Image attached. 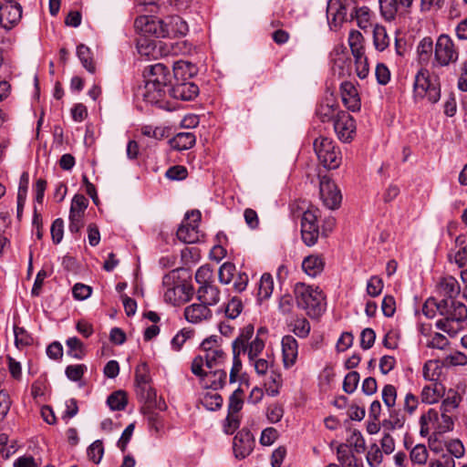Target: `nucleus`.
<instances>
[{"label":"nucleus","mask_w":467,"mask_h":467,"mask_svg":"<svg viewBox=\"0 0 467 467\" xmlns=\"http://www.w3.org/2000/svg\"><path fill=\"white\" fill-rule=\"evenodd\" d=\"M341 98L344 105L350 111H358L361 108L359 94L356 86L350 81H345L340 86Z\"/></svg>","instance_id":"obj_19"},{"label":"nucleus","mask_w":467,"mask_h":467,"mask_svg":"<svg viewBox=\"0 0 467 467\" xmlns=\"http://www.w3.org/2000/svg\"><path fill=\"white\" fill-rule=\"evenodd\" d=\"M389 36L385 26L376 25L373 29V44L378 51H384L389 45Z\"/></svg>","instance_id":"obj_37"},{"label":"nucleus","mask_w":467,"mask_h":467,"mask_svg":"<svg viewBox=\"0 0 467 467\" xmlns=\"http://www.w3.org/2000/svg\"><path fill=\"white\" fill-rule=\"evenodd\" d=\"M444 300L445 299L438 301L433 297L428 298L422 306L423 315L428 318L439 317Z\"/></svg>","instance_id":"obj_40"},{"label":"nucleus","mask_w":467,"mask_h":467,"mask_svg":"<svg viewBox=\"0 0 467 467\" xmlns=\"http://www.w3.org/2000/svg\"><path fill=\"white\" fill-rule=\"evenodd\" d=\"M446 451L453 457L460 459L464 455L465 449L459 439H453L446 443Z\"/></svg>","instance_id":"obj_64"},{"label":"nucleus","mask_w":467,"mask_h":467,"mask_svg":"<svg viewBox=\"0 0 467 467\" xmlns=\"http://www.w3.org/2000/svg\"><path fill=\"white\" fill-rule=\"evenodd\" d=\"M445 387L440 381L431 382L422 388L420 399L423 403H437L445 395Z\"/></svg>","instance_id":"obj_28"},{"label":"nucleus","mask_w":467,"mask_h":467,"mask_svg":"<svg viewBox=\"0 0 467 467\" xmlns=\"http://www.w3.org/2000/svg\"><path fill=\"white\" fill-rule=\"evenodd\" d=\"M198 300L207 305V306H215L220 301V290L219 288L212 284L200 286L197 290Z\"/></svg>","instance_id":"obj_30"},{"label":"nucleus","mask_w":467,"mask_h":467,"mask_svg":"<svg viewBox=\"0 0 467 467\" xmlns=\"http://www.w3.org/2000/svg\"><path fill=\"white\" fill-rule=\"evenodd\" d=\"M384 287L382 279L378 275L371 276L367 283V293L372 297L379 296Z\"/></svg>","instance_id":"obj_54"},{"label":"nucleus","mask_w":467,"mask_h":467,"mask_svg":"<svg viewBox=\"0 0 467 467\" xmlns=\"http://www.w3.org/2000/svg\"><path fill=\"white\" fill-rule=\"evenodd\" d=\"M143 77L147 81L167 86L170 80V71L163 64L157 63L147 67L144 69Z\"/></svg>","instance_id":"obj_27"},{"label":"nucleus","mask_w":467,"mask_h":467,"mask_svg":"<svg viewBox=\"0 0 467 467\" xmlns=\"http://www.w3.org/2000/svg\"><path fill=\"white\" fill-rule=\"evenodd\" d=\"M383 455L382 451L377 444L370 446L368 454L367 462L370 467H379L382 462Z\"/></svg>","instance_id":"obj_61"},{"label":"nucleus","mask_w":467,"mask_h":467,"mask_svg":"<svg viewBox=\"0 0 467 467\" xmlns=\"http://www.w3.org/2000/svg\"><path fill=\"white\" fill-rule=\"evenodd\" d=\"M461 286L457 279L451 275L442 276L436 284V292L445 297L444 299L454 300L460 294Z\"/></svg>","instance_id":"obj_22"},{"label":"nucleus","mask_w":467,"mask_h":467,"mask_svg":"<svg viewBox=\"0 0 467 467\" xmlns=\"http://www.w3.org/2000/svg\"><path fill=\"white\" fill-rule=\"evenodd\" d=\"M222 339L217 336H211L205 338L200 348V354L197 355L191 366V370L195 376L203 374V366L212 369L221 366L226 358V355L221 345Z\"/></svg>","instance_id":"obj_2"},{"label":"nucleus","mask_w":467,"mask_h":467,"mask_svg":"<svg viewBox=\"0 0 467 467\" xmlns=\"http://www.w3.org/2000/svg\"><path fill=\"white\" fill-rule=\"evenodd\" d=\"M77 56L83 67L90 73L95 72V65L91 56V51L87 46L80 44L77 47Z\"/></svg>","instance_id":"obj_41"},{"label":"nucleus","mask_w":467,"mask_h":467,"mask_svg":"<svg viewBox=\"0 0 467 467\" xmlns=\"http://www.w3.org/2000/svg\"><path fill=\"white\" fill-rule=\"evenodd\" d=\"M352 18H356L358 27L366 29L369 23V8L368 6L354 7L350 14Z\"/></svg>","instance_id":"obj_44"},{"label":"nucleus","mask_w":467,"mask_h":467,"mask_svg":"<svg viewBox=\"0 0 467 467\" xmlns=\"http://www.w3.org/2000/svg\"><path fill=\"white\" fill-rule=\"evenodd\" d=\"M444 399L441 401L440 410H444L445 412L453 413L459 407L462 401L461 394L453 389H449L447 391L445 390Z\"/></svg>","instance_id":"obj_35"},{"label":"nucleus","mask_w":467,"mask_h":467,"mask_svg":"<svg viewBox=\"0 0 467 467\" xmlns=\"http://www.w3.org/2000/svg\"><path fill=\"white\" fill-rule=\"evenodd\" d=\"M235 273L236 267L233 263H223L219 268V281L223 285H228L234 280Z\"/></svg>","instance_id":"obj_46"},{"label":"nucleus","mask_w":467,"mask_h":467,"mask_svg":"<svg viewBox=\"0 0 467 467\" xmlns=\"http://www.w3.org/2000/svg\"><path fill=\"white\" fill-rule=\"evenodd\" d=\"M274 289V281L270 274H264L258 283V297L259 299H266L270 297Z\"/></svg>","instance_id":"obj_42"},{"label":"nucleus","mask_w":467,"mask_h":467,"mask_svg":"<svg viewBox=\"0 0 467 467\" xmlns=\"http://www.w3.org/2000/svg\"><path fill=\"white\" fill-rule=\"evenodd\" d=\"M197 74V67L188 62L180 60L173 65V75L175 81H188Z\"/></svg>","instance_id":"obj_32"},{"label":"nucleus","mask_w":467,"mask_h":467,"mask_svg":"<svg viewBox=\"0 0 467 467\" xmlns=\"http://www.w3.org/2000/svg\"><path fill=\"white\" fill-rule=\"evenodd\" d=\"M450 259L462 269L461 278L467 283V245L461 247L453 255L450 254Z\"/></svg>","instance_id":"obj_39"},{"label":"nucleus","mask_w":467,"mask_h":467,"mask_svg":"<svg viewBox=\"0 0 467 467\" xmlns=\"http://www.w3.org/2000/svg\"><path fill=\"white\" fill-rule=\"evenodd\" d=\"M441 372L442 366L439 360H428L424 363L422 368V376L424 379L431 382L439 381Z\"/></svg>","instance_id":"obj_36"},{"label":"nucleus","mask_w":467,"mask_h":467,"mask_svg":"<svg viewBox=\"0 0 467 467\" xmlns=\"http://www.w3.org/2000/svg\"><path fill=\"white\" fill-rule=\"evenodd\" d=\"M346 0H328L327 6V17L329 26L337 27L347 20Z\"/></svg>","instance_id":"obj_16"},{"label":"nucleus","mask_w":467,"mask_h":467,"mask_svg":"<svg viewBox=\"0 0 467 467\" xmlns=\"http://www.w3.org/2000/svg\"><path fill=\"white\" fill-rule=\"evenodd\" d=\"M213 271L207 265L200 266L195 273V280L200 286L212 284Z\"/></svg>","instance_id":"obj_52"},{"label":"nucleus","mask_w":467,"mask_h":467,"mask_svg":"<svg viewBox=\"0 0 467 467\" xmlns=\"http://www.w3.org/2000/svg\"><path fill=\"white\" fill-rule=\"evenodd\" d=\"M14 334L16 347L23 348L31 345L33 338L24 327H15Z\"/></svg>","instance_id":"obj_51"},{"label":"nucleus","mask_w":467,"mask_h":467,"mask_svg":"<svg viewBox=\"0 0 467 467\" xmlns=\"http://www.w3.org/2000/svg\"><path fill=\"white\" fill-rule=\"evenodd\" d=\"M66 345L67 348V355L77 358L82 359L85 356V348L83 343L76 337H69L66 341Z\"/></svg>","instance_id":"obj_43"},{"label":"nucleus","mask_w":467,"mask_h":467,"mask_svg":"<svg viewBox=\"0 0 467 467\" xmlns=\"http://www.w3.org/2000/svg\"><path fill=\"white\" fill-rule=\"evenodd\" d=\"M162 285L164 287L163 296L164 300L171 305H177L184 300L183 295L186 291V286L175 282V272L167 274L162 278Z\"/></svg>","instance_id":"obj_11"},{"label":"nucleus","mask_w":467,"mask_h":467,"mask_svg":"<svg viewBox=\"0 0 467 467\" xmlns=\"http://www.w3.org/2000/svg\"><path fill=\"white\" fill-rule=\"evenodd\" d=\"M201 402L207 410L214 411L222 407L223 398L216 392H207L202 398Z\"/></svg>","instance_id":"obj_45"},{"label":"nucleus","mask_w":467,"mask_h":467,"mask_svg":"<svg viewBox=\"0 0 467 467\" xmlns=\"http://www.w3.org/2000/svg\"><path fill=\"white\" fill-rule=\"evenodd\" d=\"M282 354L285 368L293 367L297 359L298 344L296 339L290 335H286L282 338Z\"/></svg>","instance_id":"obj_25"},{"label":"nucleus","mask_w":467,"mask_h":467,"mask_svg":"<svg viewBox=\"0 0 467 467\" xmlns=\"http://www.w3.org/2000/svg\"><path fill=\"white\" fill-rule=\"evenodd\" d=\"M424 99L431 103H437L441 99V82L437 75H431L429 70L420 67L414 77L413 99L416 103Z\"/></svg>","instance_id":"obj_3"},{"label":"nucleus","mask_w":467,"mask_h":467,"mask_svg":"<svg viewBox=\"0 0 467 467\" xmlns=\"http://www.w3.org/2000/svg\"><path fill=\"white\" fill-rule=\"evenodd\" d=\"M213 312L207 305L193 303L184 308L185 319L192 324H200L211 319Z\"/></svg>","instance_id":"obj_18"},{"label":"nucleus","mask_w":467,"mask_h":467,"mask_svg":"<svg viewBox=\"0 0 467 467\" xmlns=\"http://www.w3.org/2000/svg\"><path fill=\"white\" fill-rule=\"evenodd\" d=\"M459 57V49L451 37L446 34L439 36L434 46V67H448Z\"/></svg>","instance_id":"obj_6"},{"label":"nucleus","mask_w":467,"mask_h":467,"mask_svg":"<svg viewBox=\"0 0 467 467\" xmlns=\"http://www.w3.org/2000/svg\"><path fill=\"white\" fill-rule=\"evenodd\" d=\"M320 198L326 207L334 210L341 202L342 196L336 183L327 176L319 177Z\"/></svg>","instance_id":"obj_9"},{"label":"nucleus","mask_w":467,"mask_h":467,"mask_svg":"<svg viewBox=\"0 0 467 467\" xmlns=\"http://www.w3.org/2000/svg\"><path fill=\"white\" fill-rule=\"evenodd\" d=\"M135 26L140 28L143 33L152 35L156 37H167L164 19L156 16H143L135 20Z\"/></svg>","instance_id":"obj_14"},{"label":"nucleus","mask_w":467,"mask_h":467,"mask_svg":"<svg viewBox=\"0 0 467 467\" xmlns=\"http://www.w3.org/2000/svg\"><path fill=\"white\" fill-rule=\"evenodd\" d=\"M433 51V43L431 37H424L418 45L417 52L420 60H428Z\"/></svg>","instance_id":"obj_55"},{"label":"nucleus","mask_w":467,"mask_h":467,"mask_svg":"<svg viewBox=\"0 0 467 467\" xmlns=\"http://www.w3.org/2000/svg\"><path fill=\"white\" fill-rule=\"evenodd\" d=\"M254 439L246 430H241L234 438L233 450L235 458L242 460L247 457L254 450Z\"/></svg>","instance_id":"obj_15"},{"label":"nucleus","mask_w":467,"mask_h":467,"mask_svg":"<svg viewBox=\"0 0 467 467\" xmlns=\"http://www.w3.org/2000/svg\"><path fill=\"white\" fill-rule=\"evenodd\" d=\"M337 454L341 467H349L351 461H354V454L349 451L348 446L345 444H340L337 447Z\"/></svg>","instance_id":"obj_63"},{"label":"nucleus","mask_w":467,"mask_h":467,"mask_svg":"<svg viewBox=\"0 0 467 467\" xmlns=\"http://www.w3.org/2000/svg\"><path fill=\"white\" fill-rule=\"evenodd\" d=\"M244 305L238 296H234L225 306V315L231 319L236 318L243 311Z\"/></svg>","instance_id":"obj_48"},{"label":"nucleus","mask_w":467,"mask_h":467,"mask_svg":"<svg viewBox=\"0 0 467 467\" xmlns=\"http://www.w3.org/2000/svg\"><path fill=\"white\" fill-rule=\"evenodd\" d=\"M420 433L422 437H427L431 431L437 434L440 433V414L435 409H430L420 418Z\"/></svg>","instance_id":"obj_23"},{"label":"nucleus","mask_w":467,"mask_h":467,"mask_svg":"<svg viewBox=\"0 0 467 467\" xmlns=\"http://www.w3.org/2000/svg\"><path fill=\"white\" fill-rule=\"evenodd\" d=\"M109 407L112 410H122L127 405V398L125 392L118 390L110 394L107 400Z\"/></svg>","instance_id":"obj_47"},{"label":"nucleus","mask_w":467,"mask_h":467,"mask_svg":"<svg viewBox=\"0 0 467 467\" xmlns=\"http://www.w3.org/2000/svg\"><path fill=\"white\" fill-rule=\"evenodd\" d=\"M314 150L319 161L327 169H337L341 163V154L334 141L327 137L319 136L314 140Z\"/></svg>","instance_id":"obj_5"},{"label":"nucleus","mask_w":467,"mask_h":467,"mask_svg":"<svg viewBox=\"0 0 467 467\" xmlns=\"http://www.w3.org/2000/svg\"><path fill=\"white\" fill-rule=\"evenodd\" d=\"M325 267V260L322 255L310 254L304 258L302 262L303 271L310 277L319 275Z\"/></svg>","instance_id":"obj_29"},{"label":"nucleus","mask_w":467,"mask_h":467,"mask_svg":"<svg viewBox=\"0 0 467 467\" xmlns=\"http://www.w3.org/2000/svg\"><path fill=\"white\" fill-rule=\"evenodd\" d=\"M85 213H78L69 211V225L68 229L72 234H78L84 226Z\"/></svg>","instance_id":"obj_59"},{"label":"nucleus","mask_w":467,"mask_h":467,"mask_svg":"<svg viewBox=\"0 0 467 467\" xmlns=\"http://www.w3.org/2000/svg\"><path fill=\"white\" fill-rule=\"evenodd\" d=\"M196 141L193 132H179L169 141L171 147L176 150H185L191 149Z\"/></svg>","instance_id":"obj_33"},{"label":"nucleus","mask_w":467,"mask_h":467,"mask_svg":"<svg viewBox=\"0 0 467 467\" xmlns=\"http://www.w3.org/2000/svg\"><path fill=\"white\" fill-rule=\"evenodd\" d=\"M167 37L185 36L188 32L187 23L179 16H171L164 18Z\"/></svg>","instance_id":"obj_31"},{"label":"nucleus","mask_w":467,"mask_h":467,"mask_svg":"<svg viewBox=\"0 0 467 467\" xmlns=\"http://www.w3.org/2000/svg\"><path fill=\"white\" fill-rule=\"evenodd\" d=\"M318 213V210H307L302 216L301 235L303 242L307 246L316 244L319 236L317 224Z\"/></svg>","instance_id":"obj_8"},{"label":"nucleus","mask_w":467,"mask_h":467,"mask_svg":"<svg viewBox=\"0 0 467 467\" xmlns=\"http://www.w3.org/2000/svg\"><path fill=\"white\" fill-rule=\"evenodd\" d=\"M437 329L454 337L467 327V307L455 300H444L440 317L435 322Z\"/></svg>","instance_id":"obj_1"},{"label":"nucleus","mask_w":467,"mask_h":467,"mask_svg":"<svg viewBox=\"0 0 467 467\" xmlns=\"http://www.w3.org/2000/svg\"><path fill=\"white\" fill-rule=\"evenodd\" d=\"M201 213L192 210L186 213L184 221L177 230V237L185 244H194L200 240L199 222Z\"/></svg>","instance_id":"obj_7"},{"label":"nucleus","mask_w":467,"mask_h":467,"mask_svg":"<svg viewBox=\"0 0 467 467\" xmlns=\"http://www.w3.org/2000/svg\"><path fill=\"white\" fill-rule=\"evenodd\" d=\"M265 341L256 336L254 339L245 345V349L242 354H247L249 362L260 358L265 349Z\"/></svg>","instance_id":"obj_38"},{"label":"nucleus","mask_w":467,"mask_h":467,"mask_svg":"<svg viewBox=\"0 0 467 467\" xmlns=\"http://www.w3.org/2000/svg\"><path fill=\"white\" fill-rule=\"evenodd\" d=\"M254 328L253 325H247L241 329L239 336L233 341L232 347L233 351H236L237 354H242L245 349V345L250 343L253 339Z\"/></svg>","instance_id":"obj_34"},{"label":"nucleus","mask_w":467,"mask_h":467,"mask_svg":"<svg viewBox=\"0 0 467 467\" xmlns=\"http://www.w3.org/2000/svg\"><path fill=\"white\" fill-rule=\"evenodd\" d=\"M169 91L176 99L192 100L199 94V88L192 81H176Z\"/></svg>","instance_id":"obj_21"},{"label":"nucleus","mask_w":467,"mask_h":467,"mask_svg":"<svg viewBox=\"0 0 467 467\" xmlns=\"http://www.w3.org/2000/svg\"><path fill=\"white\" fill-rule=\"evenodd\" d=\"M243 390L241 389H235L229 399L228 410L229 414L237 413L243 408Z\"/></svg>","instance_id":"obj_53"},{"label":"nucleus","mask_w":467,"mask_h":467,"mask_svg":"<svg viewBox=\"0 0 467 467\" xmlns=\"http://www.w3.org/2000/svg\"><path fill=\"white\" fill-rule=\"evenodd\" d=\"M337 110L334 105L325 104L321 105L317 112V117L322 122L332 121L337 118Z\"/></svg>","instance_id":"obj_49"},{"label":"nucleus","mask_w":467,"mask_h":467,"mask_svg":"<svg viewBox=\"0 0 467 467\" xmlns=\"http://www.w3.org/2000/svg\"><path fill=\"white\" fill-rule=\"evenodd\" d=\"M273 359L270 358H258L250 364L254 368L255 372L259 376H265L268 372V370L273 367Z\"/></svg>","instance_id":"obj_56"},{"label":"nucleus","mask_w":467,"mask_h":467,"mask_svg":"<svg viewBox=\"0 0 467 467\" xmlns=\"http://www.w3.org/2000/svg\"><path fill=\"white\" fill-rule=\"evenodd\" d=\"M382 400L384 404L392 409L396 404L397 389L393 385L388 384L382 389Z\"/></svg>","instance_id":"obj_62"},{"label":"nucleus","mask_w":467,"mask_h":467,"mask_svg":"<svg viewBox=\"0 0 467 467\" xmlns=\"http://www.w3.org/2000/svg\"><path fill=\"white\" fill-rule=\"evenodd\" d=\"M104 454L103 444L100 441H95L88 449V456L90 461L98 464L100 462Z\"/></svg>","instance_id":"obj_57"},{"label":"nucleus","mask_w":467,"mask_h":467,"mask_svg":"<svg viewBox=\"0 0 467 467\" xmlns=\"http://www.w3.org/2000/svg\"><path fill=\"white\" fill-rule=\"evenodd\" d=\"M359 374L357 371L348 372L343 381V389L345 392L353 393L358 385Z\"/></svg>","instance_id":"obj_60"},{"label":"nucleus","mask_w":467,"mask_h":467,"mask_svg":"<svg viewBox=\"0 0 467 467\" xmlns=\"http://www.w3.org/2000/svg\"><path fill=\"white\" fill-rule=\"evenodd\" d=\"M333 127L338 139L344 142L350 141L356 132L355 119L346 111L337 112Z\"/></svg>","instance_id":"obj_12"},{"label":"nucleus","mask_w":467,"mask_h":467,"mask_svg":"<svg viewBox=\"0 0 467 467\" xmlns=\"http://www.w3.org/2000/svg\"><path fill=\"white\" fill-rule=\"evenodd\" d=\"M166 87V85L145 80V84L143 88H141V96L148 103L159 104L165 97Z\"/></svg>","instance_id":"obj_26"},{"label":"nucleus","mask_w":467,"mask_h":467,"mask_svg":"<svg viewBox=\"0 0 467 467\" xmlns=\"http://www.w3.org/2000/svg\"><path fill=\"white\" fill-rule=\"evenodd\" d=\"M413 0H379L380 15L386 21H392L398 16L406 14Z\"/></svg>","instance_id":"obj_13"},{"label":"nucleus","mask_w":467,"mask_h":467,"mask_svg":"<svg viewBox=\"0 0 467 467\" xmlns=\"http://www.w3.org/2000/svg\"><path fill=\"white\" fill-rule=\"evenodd\" d=\"M135 380L137 388L143 393L146 400H151L155 396V392L150 386V376L147 363L141 362L135 370Z\"/></svg>","instance_id":"obj_20"},{"label":"nucleus","mask_w":467,"mask_h":467,"mask_svg":"<svg viewBox=\"0 0 467 467\" xmlns=\"http://www.w3.org/2000/svg\"><path fill=\"white\" fill-rule=\"evenodd\" d=\"M22 17V6L17 4H5L2 5L0 13V26L5 30L14 27Z\"/></svg>","instance_id":"obj_17"},{"label":"nucleus","mask_w":467,"mask_h":467,"mask_svg":"<svg viewBox=\"0 0 467 467\" xmlns=\"http://www.w3.org/2000/svg\"><path fill=\"white\" fill-rule=\"evenodd\" d=\"M410 460L417 464H425L428 460V451L425 445L417 444L410 451Z\"/></svg>","instance_id":"obj_58"},{"label":"nucleus","mask_w":467,"mask_h":467,"mask_svg":"<svg viewBox=\"0 0 467 467\" xmlns=\"http://www.w3.org/2000/svg\"><path fill=\"white\" fill-rule=\"evenodd\" d=\"M137 51L141 57L151 60L167 56L170 49L161 41L140 37L137 42Z\"/></svg>","instance_id":"obj_10"},{"label":"nucleus","mask_w":467,"mask_h":467,"mask_svg":"<svg viewBox=\"0 0 467 467\" xmlns=\"http://www.w3.org/2000/svg\"><path fill=\"white\" fill-rule=\"evenodd\" d=\"M294 293L298 307L304 309L310 317H317L324 312L325 296L318 287L296 283Z\"/></svg>","instance_id":"obj_4"},{"label":"nucleus","mask_w":467,"mask_h":467,"mask_svg":"<svg viewBox=\"0 0 467 467\" xmlns=\"http://www.w3.org/2000/svg\"><path fill=\"white\" fill-rule=\"evenodd\" d=\"M197 377L203 388L213 390L222 389L227 379V374L223 369H215L208 372L203 370V374Z\"/></svg>","instance_id":"obj_24"},{"label":"nucleus","mask_w":467,"mask_h":467,"mask_svg":"<svg viewBox=\"0 0 467 467\" xmlns=\"http://www.w3.org/2000/svg\"><path fill=\"white\" fill-rule=\"evenodd\" d=\"M310 323L305 317L296 318L293 324V332L301 338L306 337L310 333Z\"/></svg>","instance_id":"obj_50"}]
</instances>
